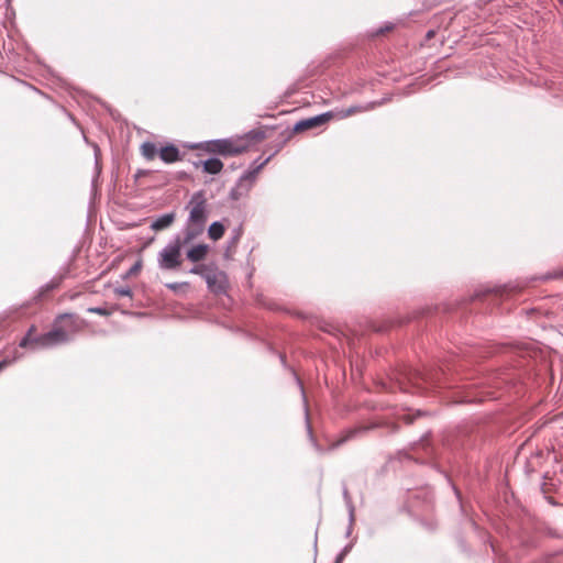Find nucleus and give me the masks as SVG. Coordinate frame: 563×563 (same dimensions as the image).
Here are the masks:
<instances>
[{"label": "nucleus", "mask_w": 563, "mask_h": 563, "mask_svg": "<svg viewBox=\"0 0 563 563\" xmlns=\"http://www.w3.org/2000/svg\"><path fill=\"white\" fill-rule=\"evenodd\" d=\"M203 230H205V227H202V225L192 224V223L187 222V224L184 229V232H183L184 235L183 236L179 235L180 245L184 246V245L189 244L198 235H200L203 232Z\"/></svg>", "instance_id": "obj_16"}, {"label": "nucleus", "mask_w": 563, "mask_h": 563, "mask_svg": "<svg viewBox=\"0 0 563 563\" xmlns=\"http://www.w3.org/2000/svg\"><path fill=\"white\" fill-rule=\"evenodd\" d=\"M317 534L314 536V541H313V548H314V555H317Z\"/></svg>", "instance_id": "obj_45"}, {"label": "nucleus", "mask_w": 563, "mask_h": 563, "mask_svg": "<svg viewBox=\"0 0 563 563\" xmlns=\"http://www.w3.org/2000/svg\"><path fill=\"white\" fill-rule=\"evenodd\" d=\"M141 154L147 161H153L157 156L159 157L161 146L154 142L146 141L140 147Z\"/></svg>", "instance_id": "obj_19"}, {"label": "nucleus", "mask_w": 563, "mask_h": 563, "mask_svg": "<svg viewBox=\"0 0 563 563\" xmlns=\"http://www.w3.org/2000/svg\"><path fill=\"white\" fill-rule=\"evenodd\" d=\"M181 245L179 235L169 241L158 253L157 262L161 269L173 271L181 265Z\"/></svg>", "instance_id": "obj_5"}, {"label": "nucleus", "mask_w": 563, "mask_h": 563, "mask_svg": "<svg viewBox=\"0 0 563 563\" xmlns=\"http://www.w3.org/2000/svg\"><path fill=\"white\" fill-rule=\"evenodd\" d=\"M119 179H120V178H114V179H113V184H112L113 189H115V188L118 187V180H119Z\"/></svg>", "instance_id": "obj_47"}, {"label": "nucleus", "mask_w": 563, "mask_h": 563, "mask_svg": "<svg viewBox=\"0 0 563 563\" xmlns=\"http://www.w3.org/2000/svg\"><path fill=\"white\" fill-rule=\"evenodd\" d=\"M65 317H68V314L58 316L54 322L53 329L41 333V349H49L69 342L68 333L60 327H57L59 320Z\"/></svg>", "instance_id": "obj_7"}, {"label": "nucleus", "mask_w": 563, "mask_h": 563, "mask_svg": "<svg viewBox=\"0 0 563 563\" xmlns=\"http://www.w3.org/2000/svg\"><path fill=\"white\" fill-rule=\"evenodd\" d=\"M166 287L174 292H180L189 288L188 282H180V283H168L166 284Z\"/></svg>", "instance_id": "obj_28"}, {"label": "nucleus", "mask_w": 563, "mask_h": 563, "mask_svg": "<svg viewBox=\"0 0 563 563\" xmlns=\"http://www.w3.org/2000/svg\"><path fill=\"white\" fill-rule=\"evenodd\" d=\"M175 220V213L168 212L157 217L151 224V228L155 231H162L173 224Z\"/></svg>", "instance_id": "obj_18"}, {"label": "nucleus", "mask_w": 563, "mask_h": 563, "mask_svg": "<svg viewBox=\"0 0 563 563\" xmlns=\"http://www.w3.org/2000/svg\"><path fill=\"white\" fill-rule=\"evenodd\" d=\"M178 176L185 177V176H188V175H187V173L181 172V173L178 174Z\"/></svg>", "instance_id": "obj_49"}, {"label": "nucleus", "mask_w": 563, "mask_h": 563, "mask_svg": "<svg viewBox=\"0 0 563 563\" xmlns=\"http://www.w3.org/2000/svg\"><path fill=\"white\" fill-rule=\"evenodd\" d=\"M134 176L139 177V176H143V175L141 174V172H137Z\"/></svg>", "instance_id": "obj_51"}, {"label": "nucleus", "mask_w": 563, "mask_h": 563, "mask_svg": "<svg viewBox=\"0 0 563 563\" xmlns=\"http://www.w3.org/2000/svg\"><path fill=\"white\" fill-rule=\"evenodd\" d=\"M423 415H426L424 411L417 410L416 413H405V415H402L401 419H402V421L405 423L411 424L415 421L416 418L421 417Z\"/></svg>", "instance_id": "obj_31"}, {"label": "nucleus", "mask_w": 563, "mask_h": 563, "mask_svg": "<svg viewBox=\"0 0 563 563\" xmlns=\"http://www.w3.org/2000/svg\"><path fill=\"white\" fill-rule=\"evenodd\" d=\"M99 179H100V178H97V177H93V178H92V181H91V188H92L93 190H97Z\"/></svg>", "instance_id": "obj_43"}, {"label": "nucleus", "mask_w": 563, "mask_h": 563, "mask_svg": "<svg viewBox=\"0 0 563 563\" xmlns=\"http://www.w3.org/2000/svg\"><path fill=\"white\" fill-rule=\"evenodd\" d=\"M490 547H492L493 552L497 553L496 548H495V545L493 543L490 544Z\"/></svg>", "instance_id": "obj_50"}, {"label": "nucleus", "mask_w": 563, "mask_h": 563, "mask_svg": "<svg viewBox=\"0 0 563 563\" xmlns=\"http://www.w3.org/2000/svg\"><path fill=\"white\" fill-rule=\"evenodd\" d=\"M243 235V227L242 224L235 227L231 232V238L228 241L229 249H235L238 243L240 242Z\"/></svg>", "instance_id": "obj_23"}, {"label": "nucleus", "mask_w": 563, "mask_h": 563, "mask_svg": "<svg viewBox=\"0 0 563 563\" xmlns=\"http://www.w3.org/2000/svg\"><path fill=\"white\" fill-rule=\"evenodd\" d=\"M473 444L474 442L471 440L470 437H467L463 432H460L453 440V443L451 444V450L455 451L456 454H459V451H464L468 448H472Z\"/></svg>", "instance_id": "obj_20"}, {"label": "nucleus", "mask_w": 563, "mask_h": 563, "mask_svg": "<svg viewBox=\"0 0 563 563\" xmlns=\"http://www.w3.org/2000/svg\"><path fill=\"white\" fill-rule=\"evenodd\" d=\"M377 427H378V424H372L369 427H365V428H361V429H350V430L345 431L344 434L332 444V448L333 449L339 448L340 445L344 444L349 440L353 439L358 432H365L367 430H371V429H374Z\"/></svg>", "instance_id": "obj_21"}, {"label": "nucleus", "mask_w": 563, "mask_h": 563, "mask_svg": "<svg viewBox=\"0 0 563 563\" xmlns=\"http://www.w3.org/2000/svg\"><path fill=\"white\" fill-rule=\"evenodd\" d=\"M388 426L390 427V432L393 433L397 432L399 429L398 424L396 423H389Z\"/></svg>", "instance_id": "obj_44"}, {"label": "nucleus", "mask_w": 563, "mask_h": 563, "mask_svg": "<svg viewBox=\"0 0 563 563\" xmlns=\"http://www.w3.org/2000/svg\"><path fill=\"white\" fill-rule=\"evenodd\" d=\"M520 290L521 288L517 285H503L494 288L485 287L475 290L472 300H482L489 306H497Z\"/></svg>", "instance_id": "obj_3"}, {"label": "nucleus", "mask_w": 563, "mask_h": 563, "mask_svg": "<svg viewBox=\"0 0 563 563\" xmlns=\"http://www.w3.org/2000/svg\"><path fill=\"white\" fill-rule=\"evenodd\" d=\"M521 312H525L527 316L539 312L538 309L531 308V309H521Z\"/></svg>", "instance_id": "obj_42"}, {"label": "nucleus", "mask_w": 563, "mask_h": 563, "mask_svg": "<svg viewBox=\"0 0 563 563\" xmlns=\"http://www.w3.org/2000/svg\"><path fill=\"white\" fill-rule=\"evenodd\" d=\"M394 29H395V24L391 23V22H388L384 26L378 27L377 30H375L371 35L373 37L380 36V35H384V34H386L388 32H391Z\"/></svg>", "instance_id": "obj_29"}, {"label": "nucleus", "mask_w": 563, "mask_h": 563, "mask_svg": "<svg viewBox=\"0 0 563 563\" xmlns=\"http://www.w3.org/2000/svg\"><path fill=\"white\" fill-rule=\"evenodd\" d=\"M114 294H117L118 296L132 297V290L128 286L114 288Z\"/></svg>", "instance_id": "obj_34"}, {"label": "nucleus", "mask_w": 563, "mask_h": 563, "mask_svg": "<svg viewBox=\"0 0 563 563\" xmlns=\"http://www.w3.org/2000/svg\"><path fill=\"white\" fill-rule=\"evenodd\" d=\"M252 131H266L267 134L271 135L264 137V141H269L264 153L268 152L269 155L263 161H261V157L255 159L247 168H244L241 172L240 176H256L261 172V169L271 161V158L275 156L277 153H279L295 135L290 126H287L284 130L279 131L277 125H264L253 129Z\"/></svg>", "instance_id": "obj_2"}, {"label": "nucleus", "mask_w": 563, "mask_h": 563, "mask_svg": "<svg viewBox=\"0 0 563 563\" xmlns=\"http://www.w3.org/2000/svg\"><path fill=\"white\" fill-rule=\"evenodd\" d=\"M19 356L14 355L13 358H3L2 361H0V372L2 369H4L7 366H9L10 364H12L15 360H18Z\"/></svg>", "instance_id": "obj_37"}, {"label": "nucleus", "mask_w": 563, "mask_h": 563, "mask_svg": "<svg viewBox=\"0 0 563 563\" xmlns=\"http://www.w3.org/2000/svg\"><path fill=\"white\" fill-rule=\"evenodd\" d=\"M225 232V228L220 221L212 222L208 228V235L211 240H220Z\"/></svg>", "instance_id": "obj_22"}, {"label": "nucleus", "mask_w": 563, "mask_h": 563, "mask_svg": "<svg viewBox=\"0 0 563 563\" xmlns=\"http://www.w3.org/2000/svg\"><path fill=\"white\" fill-rule=\"evenodd\" d=\"M41 334H36V327L33 324L20 340L19 346L22 349L36 351L41 350Z\"/></svg>", "instance_id": "obj_13"}, {"label": "nucleus", "mask_w": 563, "mask_h": 563, "mask_svg": "<svg viewBox=\"0 0 563 563\" xmlns=\"http://www.w3.org/2000/svg\"><path fill=\"white\" fill-rule=\"evenodd\" d=\"M230 169L235 170L236 169V162L234 161L232 164H230Z\"/></svg>", "instance_id": "obj_46"}, {"label": "nucleus", "mask_w": 563, "mask_h": 563, "mask_svg": "<svg viewBox=\"0 0 563 563\" xmlns=\"http://www.w3.org/2000/svg\"><path fill=\"white\" fill-rule=\"evenodd\" d=\"M375 102L368 104V106H365V107H362V106H352L350 108H347L345 111H344V115L347 117V115H352L354 113H357V112H362V111H366L368 109H373L375 107Z\"/></svg>", "instance_id": "obj_27"}, {"label": "nucleus", "mask_w": 563, "mask_h": 563, "mask_svg": "<svg viewBox=\"0 0 563 563\" xmlns=\"http://www.w3.org/2000/svg\"><path fill=\"white\" fill-rule=\"evenodd\" d=\"M256 178H239L236 185L230 191V198L232 200H239L242 198L252 187Z\"/></svg>", "instance_id": "obj_15"}, {"label": "nucleus", "mask_w": 563, "mask_h": 563, "mask_svg": "<svg viewBox=\"0 0 563 563\" xmlns=\"http://www.w3.org/2000/svg\"><path fill=\"white\" fill-rule=\"evenodd\" d=\"M354 545V542H350L349 544H346L341 551L340 553L336 555L335 560H334V563H342L343 560L345 559V556L350 553V551L352 550Z\"/></svg>", "instance_id": "obj_30"}, {"label": "nucleus", "mask_w": 563, "mask_h": 563, "mask_svg": "<svg viewBox=\"0 0 563 563\" xmlns=\"http://www.w3.org/2000/svg\"><path fill=\"white\" fill-rule=\"evenodd\" d=\"M113 309H108V308H104V307H91V308H88V312L90 313H96V314H100V316H104V317H108L112 313Z\"/></svg>", "instance_id": "obj_33"}, {"label": "nucleus", "mask_w": 563, "mask_h": 563, "mask_svg": "<svg viewBox=\"0 0 563 563\" xmlns=\"http://www.w3.org/2000/svg\"><path fill=\"white\" fill-rule=\"evenodd\" d=\"M444 475H445L446 479L449 481V483L452 485V488H453V490L455 493V496L457 497L459 500H461V493H460V490L456 488L455 485L452 484L450 477L446 474H444Z\"/></svg>", "instance_id": "obj_40"}, {"label": "nucleus", "mask_w": 563, "mask_h": 563, "mask_svg": "<svg viewBox=\"0 0 563 563\" xmlns=\"http://www.w3.org/2000/svg\"><path fill=\"white\" fill-rule=\"evenodd\" d=\"M417 393L427 390L438 391L442 388L450 387L445 373L442 368L430 369L428 372H416L415 374Z\"/></svg>", "instance_id": "obj_4"}, {"label": "nucleus", "mask_w": 563, "mask_h": 563, "mask_svg": "<svg viewBox=\"0 0 563 563\" xmlns=\"http://www.w3.org/2000/svg\"><path fill=\"white\" fill-rule=\"evenodd\" d=\"M29 89L33 93V96L36 98L49 99V97L47 95H45L44 92H42L41 90L36 89L33 86H30Z\"/></svg>", "instance_id": "obj_36"}, {"label": "nucleus", "mask_w": 563, "mask_h": 563, "mask_svg": "<svg viewBox=\"0 0 563 563\" xmlns=\"http://www.w3.org/2000/svg\"><path fill=\"white\" fill-rule=\"evenodd\" d=\"M142 268V260L135 262L134 265L130 267V269L123 275V278H129L131 276L136 275Z\"/></svg>", "instance_id": "obj_32"}, {"label": "nucleus", "mask_w": 563, "mask_h": 563, "mask_svg": "<svg viewBox=\"0 0 563 563\" xmlns=\"http://www.w3.org/2000/svg\"><path fill=\"white\" fill-rule=\"evenodd\" d=\"M95 157H96V172H97V176L100 175L101 173V167H100V159H101V151L98 146H95Z\"/></svg>", "instance_id": "obj_35"}, {"label": "nucleus", "mask_w": 563, "mask_h": 563, "mask_svg": "<svg viewBox=\"0 0 563 563\" xmlns=\"http://www.w3.org/2000/svg\"><path fill=\"white\" fill-rule=\"evenodd\" d=\"M430 435L431 432L428 431L421 438L418 442H415L412 445V451L418 456L415 457L416 462L419 463H428L429 461L434 460L435 457V448L430 442Z\"/></svg>", "instance_id": "obj_9"}, {"label": "nucleus", "mask_w": 563, "mask_h": 563, "mask_svg": "<svg viewBox=\"0 0 563 563\" xmlns=\"http://www.w3.org/2000/svg\"><path fill=\"white\" fill-rule=\"evenodd\" d=\"M550 278H552V276L545 275V276L539 277L538 279L548 280Z\"/></svg>", "instance_id": "obj_48"}, {"label": "nucleus", "mask_w": 563, "mask_h": 563, "mask_svg": "<svg viewBox=\"0 0 563 563\" xmlns=\"http://www.w3.org/2000/svg\"><path fill=\"white\" fill-rule=\"evenodd\" d=\"M123 314H132V312L129 311H122Z\"/></svg>", "instance_id": "obj_52"}, {"label": "nucleus", "mask_w": 563, "mask_h": 563, "mask_svg": "<svg viewBox=\"0 0 563 563\" xmlns=\"http://www.w3.org/2000/svg\"><path fill=\"white\" fill-rule=\"evenodd\" d=\"M159 158L166 164L183 161V156L179 152V148L172 143L161 145Z\"/></svg>", "instance_id": "obj_14"}, {"label": "nucleus", "mask_w": 563, "mask_h": 563, "mask_svg": "<svg viewBox=\"0 0 563 563\" xmlns=\"http://www.w3.org/2000/svg\"><path fill=\"white\" fill-rule=\"evenodd\" d=\"M342 495H343V499H344L345 506L347 508L349 515L351 517V521L355 520V507L353 505L351 495H350L346 486H343Z\"/></svg>", "instance_id": "obj_24"}, {"label": "nucleus", "mask_w": 563, "mask_h": 563, "mask_svg": "<svg viewBox=\"0 0 563 563\" xmlns=\"http://www.w3.org/2000/svg\"><path fill=\"white\" fill-rule=\"evenodd\" d=\"M212 265H214V264L213 263H211V264H198V265L192 266L188 271V273L195 274V275H199V276H201L205 279V276L208 275V273L210 272Z\"/></svg>", "instance_id": "obj_25"}, {"label": "nucleus", "mask_w": 563, "mask_h": 563, "mask_svg": "<svg viewBox=\"0 0 563 563\" xmlns=\"http://www.w3.org/2000/svg\"><path fill=\"white\" fill-rule=\"evenodd\" d=\"M481 401H484V397L483 396H479V395H471V394H465L463 396H461L459 399L455 400V402H461V404H466V402H481Z\"/></svg>", "instance_id": "obj_26"}, {"label": "nucleus", "mask_w": 563, "mask_h": 563, "mask_svg": "<svg viewBox=\"0 0 563 563\" xmlns=\"http://www.w3.org/2000/svg\"><path fill=\"white\" fill-rule=\"evenodd\" d=\"M279 358H280V362H282L283 366L288 368L285 354H279ZM289 371L292 372L294 377H295V379H296V382H297V384H298V386L300 388L302 398L306 401V395H305V389H303L302 382L300 380L299 376L294 372V369L291 367H289ZM305 412H306V428H307V433H308L309 440L312 443V445L316 448L317 451H321V448L317 443V440H316V438L313 435V432H312V427H311V423H310V420H309L308 407H307L306 402H305Z\"/></svg>", "instance_id": "obj_12"}, {"label": "nucleus", "mask_w": 563, "mask_h": 563, "mask_svg": "<svg viewBox=\"0 0 563 563\" xmlns=\"http://www.w3.org/2000/svg\"><path fill=\"white\" fill-rule=\"evenodd\" d=\"M437 35V31L435 30H429L427 33H426V36H424V42L428 43L430 40H432L434 36Z\"/></svg>", "instance_id": "obj_38"}, {"label": "nucleus", "mask_w": 563, "mask_h": 563, "mask_svg": "<svg viewBox=\"0 0 563 563\" xmlns=\"http://www.w3.org/2000/svg\"><path fill=\"white\" fill-rule=\"evenodd\" d=\"M205 282L210 292L214 295H225L229 288L228 275L224 271L219 269L214 264L210 272L205 276Z\"/></svg>", "instance_id": "obj_8"}, {"label": "nucleus", "mask_w": 563, "mask_h": 563, "mask_svg": "<svg viewBox=\"0 0 563 563\" xmlns=\"http://www.w3.org/2000/svg\"><path fill=\"white\" fill-rule=\"evenodd\" d=\"M266 136H271L266 131H249L242 135L200 142L191 147L219 158L238 157L262 143Z\"/></svg>", "instance_id": "obj_1"}, {"label": "nucleus", "mask_w": 563, "mask_h": 563, "mask_svg": "<svg viewBox=\"0 0 563 563\" xmlns=\"http://www.w3.org/2000/svg\"><path fill=\"white\" fill-rule=\"evenodd\" d=\"M354 521L355 520L351 521V517L349 516V526H347V529H346V532H345V537L346 538H349L351 536V533H352Z\"/></svg>", "instance_id": "obj_39"}, {"label": "nucleus", "mask_w": 563, "mask_h": 563, "mask_svg": "<svg viewBox=\"0 0 563 563\" xmlns=\"http://www.w3.org/2000/svg\"><path fill=\"white\" fill-rule=\"evenodd\" d=\"M331 118H332L331 112L321 113L316 117H311V118H307V119L298 121L296 124H294V126H291V129L295 134L301 133L303 131L314 129L317 126H320V125L329 122Z\"/></svg>", "instance_id": "obj_11"}, {"label": "nucleus", "mask_w": 563, "mask_h": 563, "mask_svg": "<svg viewBox=\"0 0 563 563\" xmlns=\"http://www.w3.org/2000/svg\"><path fill=\"white\" fill-rule=\"evenodd\" d=\"M232 250L233 249H229V244H228L227 249H225V252H224V258L225 260H231L232 258Z\"/></svg>", "instance_id": "obj_41"}, {"label": "nucleus", "mask_w": 563, "mask_h": 563, "mask_svg": "<svg viewBox=\"0 0 563 563\" xmlns=\"http://www.w3.org/2000/svg\"><path fill=\"white\" fill-rule=\"evenodd\" d=\"M203 154L205 153L201 152V153H198L197 155H195V159L191 161L192 165L196 168L201 167L202 172L206 174H210V175L219 174L224 167V164L221 161V158H219L214 155H210V157L203 158Z\"/></svg>", "instance_id": "obj_10"}, {"label": "nucleus", "mask_w": 563, "mask_h": 563, "mask_svg": "<svg viewBox=\"0 0 563 563\" xmlns=\"http://www.w3.org/2000/svg\"><path fill=\"white\" fill-rule=\"evenodd\" d=\"M209 252V246L207 244H197L190 247L187 253L186 257L188 261L192 263L201 262L206 258L207 254Z\"/></svg>", "instance_id": "obj_17"}, {"label": "nucleus", "mask_w": 563, "mask_h": 563, "mask_svg": "<svg viewBox=\"0 0 563 563\" xmlns=\"http://www.w3.org/2000/svg\"><path fill=\"white\" fill-rule=\"evenodd\" d=\"M187 208L189 209V217L187 220L188 223L205 227L207 219H208V212H207V198L202 190L196 191L191 196V198L187 205Z\"/></svg>", "instance_id": "obj_6"}]
</instances>
